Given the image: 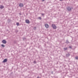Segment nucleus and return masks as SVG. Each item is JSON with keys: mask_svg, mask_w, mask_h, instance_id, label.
I'll list each match as a JSON object with an SVG mask.
<instances>
[{"mask_svg": "<svg viewBox=\"0 0 78 78\" xmlns=\"http://www.w3.org/2000/svg\"><path fill=\"white\" fill-rule=\"evenodd\" d=\"M4 8V7H3V5H1L0 8L1 9H3Z\"/></svg>", "mask_w": 78, "mask_h": 78, "instance_id": "nucleus-8", "label": "nucleus"}, {"mask_svg": "<svg viewBox=\"0 0 78 78\" xmlns=\"http://www.w3.org/2000/svg\"><path fill=\"white\" fill-rule=\"evenodd\" d=\"M42 16H44V15H45V14H44V13H42L41 14Z\"/></svg>", "mask_w": 78, "mask_h": 78, "instance_id": "nucleus-14", "label": "nucleus"}, {"mask_svg": "<svg viewBox=\"0 0 78 78\" xmlns=\"http://www.w3.org/2000/svg\"><path fill=\"white\" fill-rule=\"evenodd\" d=\"M26 22L27 23H30V21L28 20H26Z\"/></svg>", "mask_w": 78, "mask_h": 78, "instance_id": "nucleus-4", "label": "nucleus"}, {"mask_svg": "<svg viewBox=\"0 0 78 78\" xmlns=\"http://www.w3.org/2000/svg\"><path fill=\"white\" fill-rule=\"evenodd\" d=\"M37 78H39V76H38V77H37Z\"/></svg>", "mask_w": 78, "mask_h": 78, "instance_id": "nucleus-20", "label": "nucleus"}, {"mask_svg": "<svg viewBox=\"0 0 78 78\" xmlns=\"http://www.w3.org/2000/svg\"><path fill=\"white\" fill-rule=\"evenodd\" d=\"M75 58L76 59H78V56H76L75 57Z\"/></svg>", "mask_w": 78, "mask_h": 78, "instance_id": "nucleus-13", "label": "nucleus"}, {"mask_svg": "<svg viewBox=\"0 0 78 78\" xmlns=\"http://www.w3.org/2000/svg\"><path fill=\"white\" fill-rule=\"evenodd\" d=\"M69 48H72V47L71 46H69Z\"/></svg>", "mask_w": 78, "mask_h": 78, "instance_id": "nucleus-16", "label": "nucleus"}, {"mask_svg": "<svg viewBox=\"0 0 78 78\" xmlns=\"http://www.w3.org/2000/svg\"><path fill=\"white\" fill-rule=\"evenodd\" d=\"M64 50H67V48H64Z\"/></svg>", "mask_w": 78, "mask_h": 78, "instance_id": "nucleus-10", "label": "nucleus"}, {"mask_svg": "<svg viewBox=\"0 0 78 78\" xmlns=\"http://www.w3.org/2000/svg\"><path fill=\"white\" fill-rule=\"evenodd\" d=\"M38 19H40V20H41V17H38Z\"/></svg>", "mask_w": 78, "mask_h": 78, "instance_id": "nucleus-12", "label": "nucleus"}, {"mask_svg": "<svg viewBox=\"0 0 78 78\" xmlns=\"http://www.w3.org/2000/svg\"><path fill=\"white\" fill-rule=\"evenodd\" d=\"M45 0H42V2H44Z\"/></svg>", "mask_w": 78, "mask_h": 78, "instance_id": "nucleus-19", "label": "nucleus"}, {"mask_svg": "<svg viewBox=\"0 0 78 78\" xmlns=\"http://www.w3.org/2000/svg\"><path fill=\"white\" fill-rule=\"evenodd\" d=\"M60 0V1H62V0Z\"/></svg>", "mask_w": 78, "mask_h": 78, "instance_id": "nucleus-18", "label": "nucleus"}, {"mask_svg": "<svg viewBox=\"0 0 78 78\" xmlns=\"http://www.w3.org/2000/svg\"><path fill=\"white\" fill-rule=\"evenodd\" d=\"M2 42L3 44H6V41L5 40H3L2 41Z\"/></svg>", "mask_w": 78, "mask_h": 78, "instance_id": "nucleus-7", "label": "nucleus"}, {"mask_svg": "<svg viewBox=\"0 0 78 78\" xmlns=\"http://www.w3.org/2000/svg\"><path fill=\"white\" fill-rule=\"evenodd\" d=\"M72 9H73V8H71L69 7H68L67 8V10H68L69 11H71V10Z\"/></svg>", "mask_w": 78, "mask_h": 78, "instance_id": "nucleus-2", "label": "nucleus"}, {"mask_svg": "<svg viewBox=\"0 0 78 78\" xmlns=\"http://www.w3.org/2000/svg\"><path fill=\"white\" fill-rule=\"evenodd\" d=\"M16 25H17V26H19V23H16Z\"/></svg>", "mask_w": 78, "mask_h": 78, "instance_id": "nucleus-9", "label": "nucleus"}, {"mask_svg": "<svg viewBox=\"0 0 78 78\" xmlns=\"http://www.w3.org/2000/svg\"><path fill=\"white\" fill-rule=\"evenodd\" d=\"M36 28V27H34V30H35V29Z\"/></svg>", "mask_w": 78, "mask_h": 78, "instance_id": "nucleus-15", "label": "nucleus"}, {"mask_svg": "<svg viewBox=\"0 0 78 78\" xmlns=\"http://www.w3.org/2000/svg\"><path fill=\"white\" fill-rule=\"evenodd\" d=\"M34 63H36V62H35V61L34 62Z\"/></svg>", "mask_w": 78, "mask_h": 78, "instance_id": "nucleus-17", "label": "nucleus"}, {"mask_svg": "<svg viewBox=\"0 0 78 78\" xmlns=\"http://www.w3.org/2000/svg\"><path fill=\"white\" fill-rule=\"evenodd\" d=\"M52 27L53 28L54 30H56V29L57 28V27H56V26L55 24H52Z\"/></svg>", "mask_w": 78, "mask_h": 78, "instance_id": "nucleus-1", "label": "nucleus"}, {"mask_svg": "<svg viewBox=\"0 0 78 78\" xmlns=\"http://www.w3.org/2000/svg\"><path fill=\"white\" fill-rule=\"evenodd\" d=\"M19 6L20 7H23V5L22 3H20V4Z\"/></svg>", "mask_w": 78, "mask_h": 78, "instance_id": "nucleus-6", "label": "nucleus"}, {"mask_svg": "<svg viewBox=\"0 0 78 78\" xmlns=\"http://www.w3.org/2000/svg\"><path fill=\"white\" fill-rule=\"evenodd\" d=\"M1 46L2 47H5V45H4L3 44H2Z\"/></svg>", "mask_w": 78, "mask_h": 78, "instance_id": "nucleus-11", "label": "nucleus"}, {"mask_svg": "<svg viewBox=\"0 0 78 78\" xmlns=\"http://www.w3.org/2000/svg\"><path fill=\"white\" fill-rule=\"evenodd\" d=\"M7 61H8V60H7L6 58L3 61V62H6Z\"/></svg>", "mask_w": 78, "mask_h": 78, "instance_id": "nucleus-5", "label": "nucleus"}, {"mask_svg": "<svg viewBox=\"0 0 78 78\" xmlns=\"http://www.w3.org/2000/svg\"><path fill=\"white\" fill-rule=\"evenodd\" d=\"M45 26L46 28H48V27H49V26H48V25L47 24H46L45 25Z\"/></svg>", "mask_w": 78, "mask_h": 78, "instance_id": "nucleus-3", "label": "nucleus"}]
</instances>
